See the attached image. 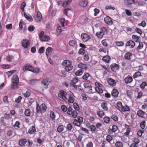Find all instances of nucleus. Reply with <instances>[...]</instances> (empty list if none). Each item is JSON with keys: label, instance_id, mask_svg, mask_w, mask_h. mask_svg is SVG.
Instances as JSON below:
<instances>
[{"label": "nucleus", "instance_id": "nucleus-20", "mask_svg": "<svg viewBox=\"0 0 147 147\" xmlns=\"http://www.w3.org/2000/svg\"><path fill=\"white\" fill-rule=\"evenodd\" d=\"M132 38L134 41L136 42H139L141 39L140 36H138L134 35H132Z\"/></svg>", "mask_w": 147, "mask_h": 147}, {"label": "nucleus", "instance_id": "nucleus-18", "mask_svg": "<svg viewBox=\"0 0 147 147\" xmlns=\"http://www.w3.org/2000/svg\"><path fill=\"white\" fill-rule=\"evenodd\" d=\"M71 1L72 0H65L63 2L62 5L64 7H66L70 4Z\"/></svg>", "mask_w": 147, "mask_h": 147}, {"label": "nucleus", "instance_id": "nucleus-43", "mask_svg": "<svg viewBox=\"0 0 147 147\" xmlns=\"http://www.w3.org/2000/svg\"><path fill=\"white\" fill-rule=\"evenodd\" d=\"M123 144L120 142H117L115 144L116 147H123Z\"/></svg>", "mask_w": 147, "mask_h": 147}, {"label": "nucleus", "instance_id": "nucleus-34", "mask_svg": "<svg viewBox=\"0 0 147 147\" xmlns=\"http://www.w3.org/2000/svg\"><path fill=\"white\" fill-rule=\"evenodd\" d=\"M64 126L63 125L59 126L57 128V131L59 133L63 131L64 129Z\"/></svg>", "mask_w": 147, "mask_h": 147}, {"label": "nucleus", "instance_id": "nucleus-31", "mask_svg": "<svg viewBox=\"0 0 147 147\" xmlns=\"http://www.w3.org/2000/svg\"><path fill=\"white\" fill-rule=\"evenodd\" d=\"M110 57L108 56H106L102 58V60L105 62L108 63L110 61Z\"/></svg>", "mask_w": 147, "mask_h": 147}, {"label": "nucleus", "instance_id": "nucleus-58", "mask_svg": "<svg viewBox=\"0 0 147 147\" xmlns=\"http://www.w3.org/2000/svg\"><path fill=\"white\" fill-rule=\"evenodd\" d=\"M89 76L90 75L86 73L82 76V78L84 80H86Z\"/></svg>", "mask_w": 147, "mask_h": 147}, {"label": "nucleus", "instance_id": "nucleus-27", "mask_svg": "<svg viewBox=\"0 0 147 147\" xmlns=\"http://www.w3.org/2000/svg\"><path fill=\"white\" fill-rule=\"evenodd\" d=\"M12 82H19V79L18 76L16 75H14L11 79Z\"/></svg>", "mask_w": 147, "mask_h": 147}, {"label": "nucleus", "instance_id": "nucleus-60", "mask_svg": "<svg viewBox=\"0 0 147 147\" xmlns=\"http://www.w3.org/2000/svg\"><path fill=\"white\" fill-rule=\"evenodd\" d=\"M89 128L90 130L92 132L94 131L96 129V127L93 125H91L90 126Z\"/></svg>", "mask_w": 147, "mask_h": 147}, {"label": "nucleus", "instance_id": "nucleus-22", "mask_svg": "<svg viewBox=\"0 0 147 147\" xmlns=\"http://www.w3.org/2000/svg\"><path fill=\"white\" fill-rule=\"evenodd\" d=\"M107 105V103L106 102H103L101 103V107L104 110L107 111L108 110Z\"/></svg>", "mask_w": 147, "mask_h": 147}, {"label": "nucleus", "instance_id": "nucleus-16", "mask_svg": "<svg viewBox=\"0 0 147 147\" xmlns=\"http://www.w3.org/2000/svg\"><path fill=\"white\" fill-rule=\"evenodd\" d=\"M124 80L126 83L129 84L132 81L133 79L132 77L130 76H128L125 78Z\"/></svg>", "mask_w": 147, "mask_h": 147}, {"label": "nucleus", "instance_id": "nucleus-24", "mask_svg": "<svg viewBox=\"0 0 147 147\" xmlns=\"http://www.w3.org/2000/svg\"><path fill=\"white\" fill-rule=\"evenodd\" d=\"M27 142V140L25 139H22L19 141V144L21 146H24Z\"/></svg>", "mask_w": 147, "mask_h": 147}, {"label": "nucleus", "instance_id": "nucleus-5", "mask_svg": "<svg viewBox=\"0 0 147 147\" xmlns=\"http://www.w3.org/2000/svg\"><path fill=\"white\" fill-rule=\"evenodd\" d=\"M66 95L67 93L66 92L63 91H61L58 94V96L63 100H67V98L66 97Z\"/></svg>", "mask_w": 147, "mask_h": 147}, {"label": "nucleus", "instance_id": "nucleus-57", "mask_svg": "<svg viewBox=\"0 0 147 147\" xmlns=\"http://www.w3.org/2000/svg\"><path fill=\"white\" fill-rule=\"evenodd\" d=\"M36 109L37 112L38 113L42 111L40 106V107L38 104H36Z\"/></svg>", "mask_w": 147, "mask_h": 147}, {"label": "nucleus", "instance_id": "nucleus-55", "mask_svg": "<svg viewBox=\"0 0 147 147\" xmlns=\"http://www.w3.org/2000/svg\"><path fill=\"white\" fill-rule=\"evenodd\" d=\"M94 15L95 16H96L99 13L100 10L97 8H95L94 10Z\"/></svg>", "mask_w": 147, "mask_h": 147}, {"label": "nucleus", "instance_id": "nucleus-1", "mask_svg": "<svg viewBox=\"0 0 147 147\" xmlns=\"http://www.w3.org/2000/svg\"><path fill=\"white\" fill-rule=\"evenodd\" d=\"M62 64L64 66L65 69L67 71H69L72 70L73 68L71 62L68 60H65L62 63Z\"/></svg>", "mask_w": 147, "mask_h": 147}, {"label": "nucleus", "instance_id": "nucleus-9", "mask_svg": "<svg viewBox=\"0 0 147 147\" xmlns=\"http://www.w3.org/2000/svg\"><path fill=\"white\" fill-rule=\"evenodd\" d=\"M22 44L24 48H27L30 44V41L26 39H24L22 41Z\"/></svg>", "mask_w": 147, "mask_h": 147}, {"label": "nucleus", "instance_id": "nucleus-3", "mask_svg": "<svg viewBox=\"0 0 147 147\" xmlns=\"http://www.w3.org/2000/svg\"><path fill=\"white\" fill-rule=\"evenodd\" d=\"M95 89L97 92L99 94H101L103 92L102 88V85L100 83L96 82L95 83Z\"/></svg>", "mask_w": 147, "mask_h": 147}, {"label": "nucleus", "instance_id": "nucleus-30", "mask_svg": "<svg viewBox=\"0 0 147 147\" xmlns=\"http://www.w3.org/2000/svg\"><path fill=\"white\" fill-rule=\"evenodd\" d=\"M78 67L79 68L83 69H86L87 68V67L86 64L82 63H80L78 65Z\"/></svg>", "mask_w": 147, "mask_h": 147}, {"label": "nucleus", "instance_id": "nucleus-14", "mask_svg": "<svg viewBox=\"0 0 147 147\" xmlns=\"http://www.w3.org/2000/svg\"><path fill=\"white\" fill-rule=\"evenodd\" d=\"M108 84L110 85L113 86L116 85V82L115 80L111 78H109L107 80Z\"/></svg>", "mask_w": 147, "mask_h": 147}, {"label": "nucleus", "instance_id": "nucleus-29", "mask_svg": "<svg viewBox=\"0 0 147 147\" xmlns=\"http://www.w3.org/2000/svg\"><path fill=\"white\" fill-rule=\"evenodd\" d=\"M97 114L100 118H102L105 115L104 112L102 111H97Z\"/></svg>", "mask_w": 147, "mask_h": 147}, {"label": "nucleus", "instance_id": "nucleus-13", "mask_svg": "<svg viewBox=\"0 0 147 147\" xmlns=\"http://www.w3.org/2000/svg\"><path fill=\"white\" fill-rule=\"evenodd\" d=\"M33 67L30 65H26L23 67V70L25 71H29L32 72Z\"/></svg>", "mask_w": 147, "mask_h": 147}, {"label": "nucleus", "instance_id": "nucleus-63", "mask_svg": "<svg viewBox=\"0 0 147 147\" xmlns=\"http://www.w3.org/2000/svg\"><path fill=\"white\" fill-rule=\"evenodd\" d=\"M146 25V22L144 21L142 22L141 23L138 24V25L140 26H141L143 27H144Z\"/></svg>", "mask_w": 147, "mask_h": 147}, {"label": "nucleus", "instance_id": "nucleus-44", "mask_svg": "<svg viewBox=\"0 0 147 147\" xmlns=\"http://www.w3.org/2000/svg\"><path fill=\"white\" fill-rule=\"evenodd\" d=\"M117 108L120 111H121V109L122 108L123 106L122 105V103L120 102H118L117 103Z\"/></svg>", "mask_w": 147, "mask_h": 147}, {"label": "nucleus", "instance_id": "nucleus-53", "mask_svg": "<svg viewBox=\"0 0 147 147\" xmlns=\"http://www.w3.org/2000/svg\"><path fill=\"white\" fill-rule=\"evenodd\" d=\"M74 108L76 111L79 110V109L78 104L76 103H74L73 104Z\"/></svg>", "mask_w": 147, "mask_h": 147}, {"label": "nucleus", "instance_id": "nucleus-2", "mask_svg": "<svg viewBox=\"0 0 147 147\" xmlns=\"http://www.w3.org/2000/svg\"><path fill=\"white\" fill-rule=\"evenodd\" d=\"M39 38L41 41H47L50 39V38L48 36L44 34L43 31H41L39 34Z\"/></svg>", "mask_w": 147, "mask_h": 147}, {"label": "nucleus", "instance_id": "nucleus-49", "mask_svg": "<svg viewBox=\"0 0 147 147\" xmlns=\"http://www.w3.org/2000/svg\"><path fill=\"white\" fill-rule=\"evenodd\" d=\"M146 123L145 121H143L141 122L140 124V127L142 129L145 128L146 127Z\"/></svg>", "mask_w": 147, "mask_h": 147}, {"label": "nucleus", "instance_id": "nucleus-8", "mask_svg": "<svg viewBox=\"0 0 147 147\" xmlns=\"http://www.w3.org/2000/svg\"><path fill=\"white\" fill-rule=\"evenodd\" d=\"M135 45L134 42L132 40L127 41L125 44L126 47H129L130 48H133Z\"/></svg>", "mask_w": 147, "mask_h": 147}, {"label": "nucleus", "instance_id": "nucleus-38", "mask_svg": "<svg viewBox=\"0 0 147 147\" xmlns=\"http://www.w3.org/2000/svg\"><path fill=\"white\" fill-rule=\"evenodd\" d=\"M141 74L140 72L139 71H137L133 75V78H136L138 77L141 76Z\"/></svg>", "mask_w": 147, "mask_h": 147}, {"label": "nucleus", "instance_id": "nucleus-62", "mask_svg": "<svg viewBox=\"0 0 147 147\" xmlns=\"http://www.w3.org/2000/svg\"><path fill=\"white\" fill-rule=\"evenodd\" d=\"M38 80L34 79L31 80L30 81V82L32 84H34L37 83L38 82Z\"/></svg>", "mask_w": 147, "mask_h": 147}, {"label": "nucleus", "instance_id": "nucleus-64", "mask_svg": "<svg viewBox=\"0 0 147 147\" xmlns=\"http://www.w3.org/2000/svg\"><path fill=\"white\" fill-rule=\"evenodd\" d=\"M86 147H93V144L91 142H89L86 145Z\"/></svg>", "mask_w": 147, "mask_h": 147}, {"label": "nucleus", "instance_id": "nucleus-37", "mask_svg": "<svg viewBox=\"0 0 147 147\" xmlns=\"http://www.w3.org/2000/svg\"><path fill=\"white\" fill-rule=\"evenodd\" d=\"M25 17L27 19L28 21H32V16L29 14H27L26 13L24 14Z\"/></svg>", "mask_w": 147, "mask_h": 147}, {"label": "nucleus", "instance_id": "nucleus-42", "mask_svg": "<svg viewBox=\"0 0 147 147\" xmlns=\"http://www.w3.org/2000/svg\"><path fill=\"white\" fill-rule=\"evenodd\" d=\"M73 128V126L70 123H68L66 126V129L68 131H70Z\"/></svg>", "mask_w": 147, "mask_h": 147}, {"label": "nucleus", "instance_id": "nucleus-51", "mask_svg": "<svg viewBox=\"0 0 147 147\" xmlns=\"http://www.w3.org/2000/svg\"><path fill=\"white\" fill-rule=\"evenodd\" d=\"M104 122L107 123H109L110 121V118L107 116L105 117L104 118Z\"/></svg>", "mask_w": 147, "mask_h": 147}, {"label": "nucleus", "instance_id": "nucleus-56", "mask_svg": "<svg viewBox=\"0 0 147 147\" xmlns=\"http://www.w3.org/2000/svg\"><path fill=\"white\" fill-rule=\"evenodd\" d=\"M116 45L117 46L120 47L122 46L124 44V43L122 41H117L116 42Z\"/></svg>", "mask_w": 147, "mask_h": 147}, {"label": "nucleus", "instance_id": "nucleus-28", "mask_svg": "<svg viewBox=\"0 0 147 147\" xmlns=\"http://www.w3.org/2000/svg\"><path fill=\"white\" fill-rule=\"evenodd\" d=\"M36 130L35 127L32 126L28 130V132L29 134H32L35 132Z\"/></svg>", "mask_w": 147, "mask_h": 147}, {"label": "nucleus", "instance_id": "nucleus-17", "mask_svg": "<svg viewBox=\"0 0 147 147\" xmlns=\"http://www.w3.org/2000/svg\"><path fill=\"white\" fill-rule=\"evenodd\" d=\"M53 49L51 47H48L46 51V54L47 58H48L49 55L51 54Z\"/></svg>", "mask_w": 147, "mask_h": 147}, {"label": "nucleus", "instance_id": "nucleus-4", "mask_svg": "<svg viewBox=\"0 0 147 147\" xmlns=\"http://www.w3.org/2000/svg\"><path fill=\"white\" fill-rule=\"evenodd\" d=\"M72 110L71 107H69L68 108L67 113L69 115H71L74 118H76L77 116V113L76 111H72Z\"/></svg>", "mask_w": 147, "mask_h": 147}, {"label": "nucleus", "instance_id": "nucleus-48", "mask_svg": "<svg viewBox=\"0 0 147 147\" xmlns=\"http://www.w3.org/2000/svg\"><path fill=\"white\" fill-rule=\"evenodd\" d=\"M62 31L61 27L60 26L58 27L57 29V35H59L60 34Z\"/></svg>", "mask_w": 147, "mask_h": 147}, {"label": "nucleus", "instance_id": "nucleus-10", "mask_svg": "<svg viewBox=\"0 0 147 147\" xmlns=\"http://www.w3.org/2000/svg\"><path fill=\"white\" fill-rule=\"evenodd\" d=\"M137 115L142 118H144L146 116V113L141 110H138L137 113Z\"/></svg>", "mask_w": 147, "mask_h": 147}, {"label": "nucleus", "instance_id": "nucleus-61", "mask_svg": "<svg viewBox=\"0 0 147 147\" xmlns=\"http://www.w3.org/2000/svg\"><path fill=\"white\" fill-rule=\"evenodd\" d=\"M100 52H102L104 53H106L107 49L105 48L100 47L99 50Z\"/></svg>", "mask_w": 147, "mask_h": 147}, {"label": "nucleus", "instance_id": "nucleus-7", "mask_svg": "<svg viewBox=\"0 0 147 147\" xmlns=\"http://www.w3.org/2000/svg\"><path fill=\"white\" fill-rule=\"evenodd\" d=\"M105 22L109 25H111L113 24V22L111 18L109 16H107L104 19Z\"/></svg>", "mask_w": 147, "mask_h": 147}, {"label": "nucleus", "instance_id": "nucleus-12", "mask_svg": "<svg viewBox=\"0 0 147 147\" xmlns=\"http://www.w3.org/2000/svg\"><path fill=\"white\" fill-rule=\"evenodd\" d=\"M42 19V16L40 12L38 11H37V15L35 18V20L37 22H40Z\"/></svg>", "mask_w": 147, "mask_h": 147}, {"label": "nucleus", "instance_id": "nucleus-54", "mask_svg": "<svg viewBox=\"0 0 147 147\" xmlns=\"http://www.w3.org/2000/svg\"><path fill=\"white\" fill-rule=\"evenodd\" d=\"M16 71V70H12L7 72V73L8 77H9L11 76Z\"/></svg>", "mask_w": 147, "mask_h": 147}, {"label": "nucleus", "instance_id": "nucleus-25", "mask_svg": "<svg viewBox=\"0 0 147 147\" xmlns=\"http://www.w3.org/2000/svg\"><path fill=\"white\" fill-rule=\"evenodd\" d=\"M132 56L131 53H127L125 54L124 57L125 59L129 60L131 59Z\"/></svg>", "mask_w": 147, "mask_h": 147}, {"label": "nucleus", "instance_id": "nucleus-23", "mask_svg": "<svg viewBox=\"0 0 147 147\" xmlns=\"http://www.w3.org/2000/svg\"><path fill=\"white\" fill-rule=\"evenodd\" d=\"M52 6H51L49 8L48 12L49 13H50V14L52 16H54L55 15L56 11L54 10H52Z\"/></svg>", "mask_w": 147, "mask_h": 147}, {"label": "nucleus", "instance_id": "nucleus-35", "mask_svg": "<svg viewBox=\"0 0 147 147\" xmlns=\"http://www.w3.org/2000/svg\"><path fill=\"white\" fill-rule=\"evenodd\" d=\"M69 44L71 46L74 47L77 46L76 42L74 40H70L69 42Z\"/></svg>", "mask_w": 147, "mask_h": 147}, {"label": "nucleus", "instance_id": "nucleus-40", "mask_svg": "<svg viewBox=\"0 0 147 147\" xmlns=\"http://www.w3.org/2000/svg\"><path fill=\"white\" fill-rule=\"evenodd\" d=\"M83 73V72L82 70L80 69L75 72V74L77 76H79L82 75Z\"/></svg>", "mask_w": 147, "mask_h": 147}, {"label": "nucleus", "instance_id": "nucleus-39", "mask_svg": "<svg viewBox=\"0 0 147 147\" xmlns=\"http://www.w3.org/2000/svg\"><path fill=\"white\" fill-rule=\"evenodd\" d=\"M96 36L99 38H102L104 34L101 31L98 32L96 33Z\"/></svg>", "mask_w": 147, "mask_h": 147}, {"label": "nucleus", "instance_id": "nucleus-59", "mask_svg": "<svg viewBox=\"0 0 147 147\" xmlns=\"http://www.w3.org/2000/svg\"><path fill=\"white\" fill-rule=\"evenodd\" d=\"M40 70V69L38 67H36L35 69H34L33 67V69L32 70V72L35 73H38Z\"/></svg>", "mask_w": 147, "mask_h": 147}, {"label": "nucleus", "instance_id": "nucleus-11", "mask_svg": "<svg viewBox=\"0 0 147 147\" xmlns=\"http://www.w3.org/2000/svg\"><path fill=\"white\" fill-rule=\"evenodd\" d=\"M111 69L114 71L115 72L116 71L119 69V65L116 63H113L111 65Z\"/></svg>", "mask_w": 147, "mask_h": 147}, {"label": "nucleus", "instance_id": "nucleus-19", "mask_svg": "<svg viewBox=\"0 0 147 147\" xmlns=\"http://www.w3.org/2000/svg\"><path fill=\"white\" fill-rule=\"evenodd\" d=\"M118 94L119 92L116 89H113L111 92V94L112 96L115 97H117Z\"/></svg>", "mask_w": 147, "mask_h": 147}, {"label": "nucleus", "instance_id": "nucleus-52", "mask_svg": "<svg viewBox=\"0 0 147 147\" xmlns=\"http://www.w3.org/2000/svg\"><path fill=\"white\" fill-rule=\"evenodd\" d=\"M126 2L129 5L135 4V0H127Z\"/></svg>", "mask_w": 147, "mask_h": 147}, {"label": "nucleus", "instance_id": "nucleus-26", "mask_svg": "<svg viewBox=\"0 0 147 147\" xmlns=\"http://www.w3.org/2000/svg\"><path fill=\"white\" fill-rule=\"evenodd\" d=\"M41 83L46 86V88H47L49 84V82L47 79H43L41 82Z\"/></svg>", "mask_w": 147, "mask_h": 147}, {"label": "nucleus", "instance_id": "nucleus-36", "mask_svg": "<svg viewBox=\"0 0 147 147\" xmlns=\"http://www.w3.org/2000/svg\"><path fill=\"white\" fill-rule=\"evenodd\" d=\"M50 116L52 120L55 119L56 117L54 112L52 111H50Z\"/></svg>", "mask_w": 147, "mask_h": 147}, {"label": "nucleus", "instance_id": "nucleus-46", "mask_svg": "<svg viewBox=\"0 0 147 147\" xmlns=\"http://www.w3.org/2000/svg\"><path fill=\"white\" fill-rule=\"evenodd\" d=\"M85 91L87 93H92V87H91V86H89V87L88 88L86 89L85 90Z\"/></svg>", "mask_w": 147, "mask_h": 147}, {"label": "nucleus", "instance_id": "nucleus-50", "mask_svg": "<svg viewBox=\"0 0 147 147\" xmlns=\"http://www.w3.org/2000/svg\"><path fill=\"white\" fill-rule=\"evenodd\" d=\"M101 31L104 34L107 33V30L106 28L102 27L101 28Z\"/></svg>", "mask_w": 147, "mask_h": 147}, {"label": "nucleus", "instance_id": "nucleus-47", "mask_svg": "<svg viewBox=\"0 0 147 147\" xmlns=\"http://www.w3.org/2000/svg\"><path fill=\"white\" fill-rule=\"evenodd\" d=\"M40 106L42 111H46L47 109V107L46 106L45 104H42L40 105Z\"/></svg>", "mask_w": 147, "mask_h": 147}, {"label": "nucleus", "instance_id": "nucleus-21", "mask_svg": "<svg viewBox=\"0 0 147 147\" xmlns=\"http://www.w3.org/2000/svg\"><path fill=\"white\" fill-rule=\"evenodd\" d=\"M19 82H12L11 84V88L12 89H15L18 88V86Z\"/></svg>", "mask_w": 147, "mask_h": 147}, {"label": "nucleus", "instance_id": "nucleus-15", "mask_svg": "<svg viewBox=\"0 0 147 147\" xmlns=\"http://www.w3.org/2000/svg\"><path fill=\"white\" fill-rule=\"evenodd\" d=\"M69 98L68 99V102L70 103H73L75 100L74 96L72 93L69 94Z\"/></svg>", "mask_w": 147, "mask_h": 147}, {"label": "nucleus", "instance_id": "nucleus-32", "mask_svg": "<svg viewBox=\"0 0 147 147\" xmlns=\"http://www.w3.org/2000/svg\"><path fill=\"white\" fill-rule=\"evenodd\" d=\"M79 4L81 6L85 7L87 4V1H81L80 2Z\"/></svg>", "mask_w": 147, "mask_h": 147}, {"label": "nucleus", "instance_id": "nucleus-41", "mask_svg": "<svg viewBox=\"0 0 147 147\" xmlns=\"http://www.w3.org/2000/svg\"><path fill=\"white\" fill-rule=\"evenodd\" d=\"M73 123L75 125L78 127H80L81 125V123L78 121L77 119H75L74 120Z\"/></svg>", "mask_w": 147, "mask_h": 147}, {"label": "nucleus", "instance_id": "nucleus-33", "mask_svg": "<svg viewBox=\"0 0 147 147\" xmlns=\"http://www.w3.org/2000/svg\"><path fill=\"white\" fill-rule=\"evenodd\" d=\"M130 110L129 108L127 106H125L122 107L121 109V111H123L125 112L129 111Z\"/></svg>", "mask_w": 147, "mask_h": 147}, {"label": "nucleus", "instance_id": "nucleus-45", "mask_svg": "<svg viewBox=\"0 0 147 147\" xmlns=\"http://www.w3.org/2000/svg\"><path fill=\"white\" fill-rule=\"evenodd\" d=\"M113 140L112 137L110 135H107L106 138V140L108 142H110Z\"/></svg>", "mask_w": 147, "mask_h": 147}, {"label": "nucleus", "instance_id": "nucleus-6", "mask_svg": "<svg viewBox=\"0 0 147 147\" xmlns=\"http://www.w3.org/2000/svg\"><path fill=\"white\" fill-rule=\"evenodd\" d=\"M81 37L84 42L87 41L90 38V36L85 33H83L81 35Z\"/></svg>", "mask_w": 147, "mask_h": 147}]
</instances>
